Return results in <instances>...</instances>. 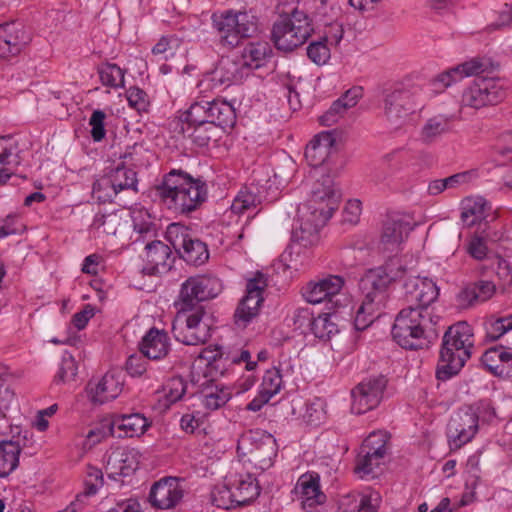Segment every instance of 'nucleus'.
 Wrapping results in <instances>:
<instances>
[{"label":"nucleus","instance_id":"41","mask_svg":"<svg viewBox=\"0 0 512 512\" xmlns=\"http://www.w3.org/2000/svg\"><path fill=\"white\" fill-rule=\"evenodd\" d=\"M271 52L270 45L267 42H252L246 45L239 61L244 70L246 68L257 69L265 65Z\"/></svg>","mask_w":512,"mask_h":512},{"label":"nucleus","instance_id":"33","mask_svg":"<svg viewBox=\"0 0 512 512\" xmlns=\"http://www.w3.org/2000/svg\"><path fill=\"white\" fill-rule=\"evenodd\" d=\"M245 74L243 65L229 57L221 58L214 70L211 72V81L217 86H229L239 82Z\"/></svg>","mask_w":512,"mask_h":512},{"label":"nucleus","instance_id":"51","mask_svg":"<svg viewBox=\"0 0 512 512\" xmlns=\"http://www.w3.org/2000/svg\"><path fill=\"white\" fill-rule=\"evenodd\" d=\"M283 386L282 375L280 370L276 367L268 369L262 378V383L260 385V391L272 398L274 395L280 392Z\"/></svg>","mask_w":512,"mask_h":512},{"label":"nucleus","instance_id":"42","mask_svg":"<svg viewBox=\"0 0 512 512\" xmlns=\"http://www.w3.org/2000/svg\"><path fill=\"white\" fill-rule=\"evenodd\" d=\"M21 446L17 441H0V477H6L13 472L19 464Z\"/></svg>","mask_w":512,"mask_h":512},{"label":"nucleus","instance_id":"29","mask_svg":"<svg viewBox=\"0 0 512 512\" xmlns=\"http://www.w3.org/2000/svg\"><path fill=\"white\" fill-rule=\"evenodd\" d=\"M412 227L409 222L404 219H390L387 220L383 227V232L380 240V249L383 252L397 253L404 240Z\"/></svg>","mask_w":512,"mask_h":512},{"label":"nucleus","instance_id":"53","mask_svg":"<svg viewBox=\"0 0 512 512\" xmlns=\"http://www.w3.org/2000/svg\"><path fill=\"white\" fill-rule=\"evenodd\" d=\"M510 330H512V315L497 319H490L485 322V337L491 341L498 340Z\"/></svg>","mask_w":512,"mask_h":512},{"label":"nucleus","instance_id":"6","mask_svg":"<svg viewBox=\"0 0 512 512\" xmlns=\"http://www.w3.org/2000/svg\"><path fill=\"white\" fill-rule=\"evenodd\" d=\"M422 94L419 85L405 83L386 92L383 99L384 116L392 129L407 125L411 116L423 107Z\"/></svg>","mask_w":512,"mask_h":512},{"label":"nucleus","instance_id":"59","mask_svg":"<svg viewBox=\"0 0 512 512\" xmlns=\"http://www.w3.org/2000/svg\"><path fill=\"white\" fill-rule=\"evenodd\" d=\"M187 390V384L180 376L172 377L165 386V396L171 403L183 398Z\"/></svg>","mask_w":512,"mask_h":512},{"label":"nucleus","instance_id":"9","mask_svg":"<svg viewBox=\"0 0 512 512\" xmlns=\"http://www.w3.org/2000/svg\"><path fill=\"white\" fill-rule=\"evenodd\" d=\"M212 22L220 42L229 48L236 47L241 39L255 36L259 31L258 18L247 11H226L213 14Z\"/></svg>","mask_w":512,"mask_h":512},{"label":"nucleus","instance_id":"47","mask_svg":"<svg viewBox=\"0 0 512 512\" xmlns=\"http://www.w3.org/2000/svg\"><path fill=\"white\" fill-rule=\"evenodd\" d=\"M261 203V197L253 188L245 187L239 191L234 198L231 210L234 213L242 214L245 211L255 209Z\"/></svg>","mask_w":512,"mask_h":512},{"label":"nucleus","instance_id":"43","mask_svg":"<svg viewBox=\"0 0 512 512\" xmlns=\"http://www.w3.org/2000/svg\"><path fill=\"white\" fill-rule=\"evenodd\" d=\"M131 220L134 232L139 236L135 239L138 242L140 237H152L156 232L155 218L145 207H135L131 210Z\"/></svg>","mask_w":512,"mask_h":512},{"label":"nucleus","instance_id":"38","mask_svg":"<svg viewBox=\"0 0 512 512\" xmlns=\"http://www.w3.org/2000/svg\"><path fill=\"white\" fill-rule=\"evenodd\" d=\"M491 209L482 197H468L462 202L461 220L467 226L484 221Z\"/></svg>","mask_w":512,"mask_h":512},{"label":"nucleus","instance_id":"52","mask_svg":"<svg viewBox=\"0 0 512 512\" xmlns=\"http://www.w3.org/2000/svg\"><path fill=\"white\" fill-rule=\"evenodd\" d=\"M208 101H196L191 104L189 109L181 116V121L191 126V124H204L208 123V110L206 109Z\"/></svg>","mask_w":512,"mask_h":512},{"label":"nucleus","instance_id":"17","mask_svg":"<svg viewBox=\"0 0 512 512\" xmlns=\"http://www.w3.org/2000/svg\"><path fill=\"white\" fill-rule=\"evenodd\" d=\"M345 283L346 279L340 275L326 274L305 283L301 287L300 293L309 304L331 302L333 306L335 303L332 301L333 297L340 293Z\"/></svg>","mask_w":512,"mask_h":512},{"label":"nucleus","instance_id":"10","mask_svg":"<svg viewBox=\"0 0 512 512\" xmlns=\"http://www.w3.org/2000/svg\"><path fill=\"white\" fill-rule=\"evenodd\" d=\"M313 32L308 15L298 9L290 14L281 15L273 24L272 41L277 49L292 51L304 44Z\"/></svg>","mask_w":512,"mask_h":512},{"label":"nucleus","instance_id":"23","mask_svg":"<svg viewBox=\"0 0 512 512\" xmlns=\"http://www.w3.org/2000/svg\"><path fill=\"white\" fill-rule=\"evenodd\" d=\"M124 387V374L121 370L108 371L96 384L89 383L90 400L95 404H104L116 399Z\"/></svg>","mask_w":512,"mask_h":512},{"label":"nucleus","instance_id":"8","mask_svg":"<svg viewBox=\"0 0 512 512\" xmlns=\"http://www.w3.org/2000/svg\"><path fill=\"white\" fill-rule=\"evenodd\" d=\"M177 315L172 331L177 341L185 345H200L211 337V325L204 307L175 305Z\"/></svg>","mask_w":512,"mask_h":512},{"label":"nucleus","instance_id":"61","mask_svg":"<svg viewBox=\"0 0 512 512\" xmlns=\"http://www.w3.org/2000/svg\"><path fill=\"white\" fill-rule=\"evenodd\" d=\"M485 69L486 65L480 58H473L454 67L457 76H459V81L465 77L478 75L484 72Z\"/></svg>","mask_w":512,"mask_h":512},{"label":"nucleus","instance_id":"32","mask_svg":"<svg viewBox=\"0 0 512 512\" xmlns=\"http://www.w3.org/2000/svg\"><path fill=\"white\" fill-rule=\"evenodd\" d=\"M21 163L18 142L11 136L0 137V183H5L13 174L11 167Z\"/></svg>","mask_w":512,"mask_h":512},{"label":"nucleus","instance_id":"12","mask_svg":"<svg viewBox=\"0 0 512 512\" xmlns=\"http://www.w3.org/2000/svg\"><path fill=\"white\" fill-rule=\"evenodd\" d=\"M165 238L187 263L201 265L209 258L207 245L195 237L193 232L183 224H169Z\"/></svg>","mask_w":512,"mask_h":512},{"label":"nucleus","instance_id":"54","mask_svg":"<svg viewBox=\"0 0 512 512\" xmlns=\"http://www.w3.org/2000/svg\"><path fill=\"white\" fill-rule=\"evenodd\" d=\"M467 254L477 261L487 259L490 250L487 244V238L478 234L472 235L465 244Z\"/></svg>","mask_w":512,"mask_h":512},{"label":"nucleus","instance_id":"56","mask_svg":"<svg viewBox=\"0 0 512 512\" xmlns=\"http://www.w3.org/2000/svg\"><path fill=\"white\" fill-rule=\"evenodd\" d=\"M325 404L320 398H314L313 400L305 404V411L302 415L303 419L310 425L317 426L325 419Z\"/></svg>","mask_w":512,"mask_h":512},{"label":"nucleus","instance_id":"55","mask_svg":"<svg viewBox=\"0 0 512 512\" xmlns=\"http://www.w3.org/2000/svg\"><path fill=\"white\" fill-rule=\"evenodd\" d=\"M104 479L102 471L94 466L88 465L84 478V492L82 497L95 495L103 486Z\"/></svg>","mask_w":512,"mask_h":512},{"label":"nucleus","instance_id":"7","mask_svg":"<svg viewBox=\"0 0 512 512\" xmlns=\"http://www.w3.org/2000/svg\"><path fill=\"white\" fill-rule=\"evenodd\" d=\"M237 453L244 464L265 471L273 465L277 455V443L271 434L259 429L249 430L239 437Z\"/></svg>","mask_w":512,"mask_h":512},{"label":"nucleus","instance_id":"4","mask_svg":"<svg viewBox=\"0 0 512 512\" xmlns=\"http://www.w3.org/2000/svg\"><path fill=\"white\" fill-rule=\"evenodd\" d=\"M438 321L432 311L403 308L394 320L392 338L404 349L428 348L438 337Z\"/></svg>","mask_w":512,"mask_h":512},{"label":"nucleus","instance_id":"35","mask_svg":"<svg viewBox=\"0 0 512 512\" xmlns=\"http://www.w3.org/2000/svg\"><path fill=\"white\" fill-rule=\"evenodd\" d=\"M496 291L492 281L480 280L466 286L458 295V301L462 307H470L477 303L487 301Z\"/></svg>","mask_w":512,"mask_h":512},{"label":"nucleus","instance_id":"1","mask_svg":"<svg viewBox=\"0 0 512 512\" xmlns=\"http://www.w3.org/2000/svg\"><path fill=\"white\" fill-rule=\"evenodd\" d=\"M337 195L329 176L317 180L309 200L298 207L297 224L292 231V245L281 260L285 267L294 272H303L312 263V252L307 248L319 242L320 229L326 224L336 208Z\"/></svg>","mask_w":512,"mask_h":512},{"label":"nucleus","instance_id":"58","mask_svg":"<svg viewBox=\"0 0 512 512\" xmlns=\"http://www.w3.org/2000/svg\"><path fill=\"white\" fill-rule=\"evenodd\" d=\"M219 357H220V359L224 357L226 361H229L232 364H240L242 362H245V364H246L245 369L247 371L255 370L258 365L257 361L250 360L251 354H250L249 350H247L245 348H241L239 351L238 350L228 351L227 353L220 352Z\"/></svg>","mask_w":512,"mask_h":512},{"label":"nucleus","instance_id":"40","mask_svg":"<svg viewBox=\"0 0 512 512\" xmlns=\"http://www.w3.org/2000/svg\"><path fill=\"white\" fill-rule=\"evenodd\" d=\"M351 89L347 90L340 98L335 100L330 108L319 117V123L322 126L330 127L341 120H344L351 113L352 97Z\"/></svg>","mask_w":512,"mask_h":512},{"label":"nucleus","instance_id":"16","mask_svg":"<svg viewBox=\"0 0 512 512\" xmlns=\"http://www.w3.org/2000/svg\"><path fill=\"white\" fill-rule=\"evenodd\" d=\"M266 287L267 279L261 272H257L253 278L247 281L246 294L234 313L237 326L246 327L258 315L264 301L263 292Z\"/></svg>","mask_w":512,"mask_h":512},{"label":"nucleus","instance_id":"48","mask_svg":"<svg viewBox=\"0 0 512 512\" xmlns=\"http://www.w3.org/2000/svg\"><path fill=\"white\" fill-rule=\"evenodd\" d=\"M214 127L210 123L191 124L182 127V132L187 135L195 144L200 147L207 146L213 137Z\"/></svg>","mask_w":512,"mask_h":512},{"label":"nucleus","instance_id":"39","mask_svg":"<svg viewBox=\"0 0 512 512\" xmlns=\"http://www.w3.org/2000/svg\"><path fill=\"white\" fill-rule=\"evenodd\" d=\"M228 478L232 486L233 493H235V501L238 503V506L248 504L259 495L258 485L255 483V479L251 475H231Z\"/></svg>","mask_w":512,"mask_h":512},{"label":"nucleus","instance_id":"50","mask_svg":"<svg viewBox=\"0 0 512 512\" xmlns=\"http://www.w3.org/2000/svg\"><path fill=\"white\" fill-rule=\"evenodd\" d=\"M117 194L118 192L108 175L100 177L93 183L92 196L99 203L111 202Z\"/></svg>","mask_w":512,"mask_h":512},{"label":"nucleus","instance_id":"49","mask_svg":"<svg viewBox=\"0 0 512 512\" xmlns=\"http://www.w3.org/2000/svg\"><path fill=\"white\" fill-rule=\"evenodd\" d=\"M98 73L103 85L111 88L124 86V71L116 64L105 63L99 66Z\"/></svg>","mask_w":512,"mask_h":512},{"label":"nucleus","instance_id":"36","mask_svg":"<svg viewBox=\"0 0 512 512\" xmlns=\"http://www.w3.org/2000/svg\"><path fill=\"white\" fill-rule=\"evenodd\" d=\"M347 303L344 305L340 304L338 301H335L332 313L320 314L315 317L311 323V333L318 339L328 340L334 334L338 333L339 325L336 323L333 318L337 319V314L339 313L340 308H346Z\"/></svg>","mask_w":512,"mask_h":512},{"label":"nucleus","instance_id":"26","mask_svg":"<svg viewBox=\"0 0 512 512\" xmlns=\"http://www.w3.org/2000/svg\"><path fill=\"white\" fill-rule=\"evenodd\" d=\"M144 259V271L151 275L169 272L174 263L170 247L159 240L150 241L145 245Z\"/></svg>","mask_w":512,"mask_h":512},{"label":"nucleus","instance_id":"64","mask_svg":"<svg viewBox=\"0 0 512 512\" xmlns=\"http://www.w3.org/2000/svg\"><path fill=\"white\" fill-rule=\"evenodd\" d=\"M307 56L317 65H323L330 58V50L323 42H313L307 47Z\"/></svg>","mask_w":512,"mask_h":512},{"label":"nucleus","instance_id":"11","mask_svg":"<svg viewBox=\"0 0 512 512\" xmlns=\"http://www.w3.org/2000/svg\"><path fill=\"white\" fill-rule=\"evenodd\" d=\"M507 83L500 78H476L462 93L463 107L475 110L497 105L507 96Z\"/></svg>","mask_w":512,"mask_h":512},{"label":"nucleus","instance_id":"60","mask_svg":"<svg viewBox=\"0 0 512 512\" xmlns=\"http://www.w3.org/2000/svg\"><path fill=\"white\" fill-rule=\"evenodd\" d=\"M381 503L379 492L367 489L360 494L357 512H377Z\"/></svg>","mask_w":512,"mask_h":512},{"label":"nucleus","instance_id":"19","mask_svg":"<svg viewBox=\"0 0 512 512\" xmlns=\"http://www.w3.org/2000/svg\"><path fill=\"white\" fill-rule=\"evenodd\" d=\"M346 139V133L340 129L322 131L316 134L305 149V159L314 168L322 166L330 156L331 150L337 148Z\"/></svg>","mask_w":512,"mask_h":512},{"label":"nucleus","instance_id":"27","mask_svg":"<svg viewBox=\"0 0 512 512\" xmlns=\"http://www.w3.org/2000/svg\"><path fill=\"white\" fill-rule=\"evenodd\" d=\"M485 369L494 376L512 377V348L495 345L488 348L481 357Z\"/></svg>","mask_w":512,"mask_h":512},{"label":"nucleus","instance_id":"30","mask_svg":"<svg viewBox=\"0 0 512 512\" xmlns=\"http://www.w3.org/2000/svg\"><path fill=\"white\" fill-rule=\"evenodd\" d=\"M137 459L134 450L119 447L113 450L107 458L106 471L110 478L128 476L137 469Z\"/></svg>","mask_w":512,"mask_h":512},{"label":"nucleus","instance_id":"20","mask_svg":"<svg viewBox=\"0 0 512 512\" xmlns=\"http://www.w3.org/2000/svg\"><path fill=\"white\" fill-rule=\"evenodd\" d=\"M478 415L472 409L459 410L449 421L450 445L459 449L470 442L478 431Z\"/></svg>","mask_w":512,"mask_h":512},{"label":"nucleus","instance_id":"2","mask_svg":"<svg viewBox=\"0 0 512 512\" xmlns=\"http://www.w3.org/2000/svg\"><path fill=\"white\" fill-rule=\"evenodd\" d=\"M407 274L406 268L397 257H390L383 266L369 270L359 281V289L365 298L354 317V330L368 328L378 317L383 292L392 281L402 280Z\"/></svg>","mask_w":512,"mask_h":512},{"label":"nucleus","instance_id":"21","mask_svg":"<svg viewBox=\"0 0 512 512\" xmlns=\"http://www.w3.org/2000/svg\"><path fill=\"white\" fill-rule=\"evenodd\" d=\"M387 382L385 376L376 375L366 377L358 383L357 394L354 393V403L358 405L357 414H363L380 404Z\"/></svg>","mask_w":512,"mask_h":512},{"label":"nucleus","instance_id":"44","mask_svg":"<svg viewBox=\"0 0 512 512\" xmlns=\"http://www.w3.org/2000/svg\"><path fill=\"white\" fill-rule=\"evenodd\" d=\"M108 177L118 193L129 189L137 191L138 180L136 172L133 169L127 168L122 163L111 171Z\"/></svg>","mask_w":512,"mask_h":512},{"label":"nucleus","instance_id":"63","mask_svg":"<svg viewBox=\"0 0 512 512\" xmlns=\"http://www.w3.org/2000/svg\"><path fill=\"white\" fill-rule=\"evenodd\" d=\"M106 114L102 110H95L90 119L89 125L91 126V137L95 142H100L106 135L104 120Z\"/></svg>","mask_w":512,"mask_h":512},{"label":"nucleus","instance_id":"24","mask_svg":"<svg viewBox=\"0 0 512 512\" xmlns=\"http://www.w3.org/2000/svg\"><path fill=\"white\" fill-rule=\"evenodd\" d=\"M184 490L177 478L167 477L156 482L150 491L149 500L154 507L170 509L183 498Z\"/></svg>","mask_w":512,"mask_h":512},{"label":"nucleus","instance_id":"34","mask_svg":"<svg viewBox=\"0 0 512 512\" xmlns=\"http://www.w3.org/2000/svg\"><path fill=\"white\" fill-rule=\"evenodd\" d=\"M454 115L437 114L426 120L420 131V140L431 144L443 135L452 131L455 122Z\"/></svg>","mask_w":512,"mask_h":512},{"label":"nucleus","instance_id":"57","mask_svg":"<svg viewBox=\"0 0 512 512\" xmlns=\"http://www.w3.org/2000/svg\"><path fill=\"white\" fill-rule=\"evenodd\" d=\"M313 313L309 308L299 307L293 311L291 321L294 330L300 333H306L307 330H311V323L313 321Z\"/></svg>","mask_w":512,"mask_h":512},{"label":"nucleus","instance_id":"31","mask_svg":"<svg viewBox=\"0 0 512 512\" xmlns=\"http://www.w3.org/2000/svg\"><path fill=\"white\" fill-rule=\"evenodd\" d=\"M139 348L147 359H162L170 350L169 337L165 331L151 328L143 336Z\"/></svg>","mask_w":512,"mask_h":512},{"label":"nucleus","instance_id":"14","mask_svg":"<svg viewBox=\"0 0 512 512\" xmlns=\"http://www.w3.org/2000/svg\"><path fill=\"white\" fill-rule=\"evenodd\" d=\"M222 290L219 278L213 275H196L182 283L175 305L204 307L201 302L213 299Z\"/></svg>","mask_w":512,"mask_h":512},{"label":"nucleus","instance_id":"45","mask_svg":"<svg viewBox=\"0 0 512 512\" xmlns=\"http://www.w3.org/2000/svg\"><path fill=\"white\" fill-rule=\"evenodd\" d=\"M151 157V151L141 143H135L127 147L125 152L120 156L123 160V165H131L136 168L148 166Z\"/></svg>","mask_w":512,"mask_h":512},{"label":"nucleus","instance_id":"46","mask_svg":"<svg viewBox=\"0 0 512 512\" xmlns=\"http://www.w3.org/2000/svg\"><path fill=\"white\" fill-rule=\"evenodd\" d=\"M235 500V493H233L229 478L224 483L216 485L211 492V501L218 508L228 510L238 507Z\"/></svg>","mask_w":512,"mask_h":512},{"label":"nucleus","instance_id":"5","mask_svg":"<svg viewBox=\"0 0 512 512\" xmlns=\"http://www.w3.org/2000/svg\"><path fill=\"white\" fill-rule=\"evenodd\" d=\"M474 347L473 329L467 322H457L445 332L436 369L438 380L457 375L470 359Z\"/></svg>","mask_w":512,"mask_h":512},{"label":"nucleus","instance_id":"15","mask_svg":"<svg viewBox=\"0 0 512 512\" xmlns=\"http://www.w3.org/2000/svg\"><path fill=\"white\" fill-rule=\"evenodd\" d=\"M219 360L214 357L212 362L206 365V371L203 374V381L200 379L194 380V384L199 387L201 394V402L207 410H217L224 406L232 397V392L229 387L217 384L214 377L218 375ZM219 374H223L222 371Z\"/></svg>","mask_w":512,"mask_h":512},{"label":"nucleus","instance_id":"22","mask_svg":"<svg viewBox=\"0 0 512 512\" xmlns=\"http://www.w3.org/2000/svg\"><path fill=\"white\" fill-rule=\"evenodd\" d=\"M30 40V33L22 23L0 25V58L7 59L18 55Z\"/></svg>","mask_w":512,"mask_h":512},{"label":"nucleus","instance_id":"3","mask_svg":"<svg viewBox=\"0 0 512 512\" xmlns=\"http://www.w3.org/2000/svg\"><path fill=\"white\" fill-rule=\"evenodd\" d=\"M154 189L160 203L179 215H189L196 211L208 195L207 185L201 178H194L177 169L166 173Z\"/></svg>","mask_w":512,"mask_h":512},{"label":"nucleus","instance_id":"28","mask_svg":"<svg viewBox=\"0 0 512 512\" xmlns=\"http://www.w3.org/2000/svg\"><path fill=\"white\" fill-rule=\"evenodd\" d=\"M149 426L148 419L140 413L114 415L110 422L111 434L119 438L140 436Z\"/></svg>","mask_w":512,"mask_h":512},{"label":"nucleus","instance_id":"37","mask_svg":"<svg viewBox=\"0 0 512 512\" xmlns=\"http://www.w3.org/2000/svg\"><path fill=\"white\" fill-rule=\"evenodd\" d=\"M208 123L222 128H231L236 122L234 107L225 100L214 99L208 101Z\"/></svg>","mask_w":512,"mask_h":512},{"label":"nucleus","instance_id":"18","mask_svg":"<svg viewBox=\"0 0 512 512\" xmlns=\"http://www.w3.org/2000/svg\"><path fill=\"white\" fill-rule=\"evenodd\" d=\"M406 308L431 311L429 306L439 295L436 283L426 277L408 276L403 283Z\"/></svg>","mask_w":512,"mask_h":512},{"label":"nucleus","instance_id":"25","mask_svg":"<svg viewBox=\"0 0 512 512\" xmlns=\"http://www.w3.org/2000/svg\"><path fill=\"white\" fill-rule=\"evenodd\" d=\"M294 492L301 500L302 508L311 512L326 500L325 494L320 488V477L317 473H305L299 477Z\"/></svg>","mask_w":512,"mask_h":512},{"label":"nucleus","instance_id":"62","mask_svg":"<svg viewBox=\"0 0 512 512\" xmlns=\"http://www.w3.org/2000/svg\"><path fill=\"white\" fill-rule=\"evenodd\" d=\"M77 374V364L71 355H64L61 360L56 379L61 382L71 381Z\"/></svg>","mask_w":512,"mask_h":512},{"label":"nucleus","instance_id":"13","mask_svg":"<svg viewBox=\"0 0 512 512\" xmlns=\"http://www.w3.org/2000/svg\"><path fill=\"white\" fill-rule=\"evenodd\" d=\"M390 435L386 431L371 432L362 442L354 473L360 478H374L375 469L383 463L388 454Z\"/></svg>","mask_w":512,"mask_h":512}]
</instances>
